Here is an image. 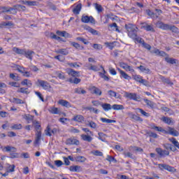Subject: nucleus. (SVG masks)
I'll return each mask as SVG.
<instances>
[{
    "instance_id": "1",
    "label": "nucleus",
    "mask_w": 179,
    "mask_h": 179,
    "mask_svg": "<svg viewBox=\"0 0 179 179\" xmlns=\"http://www.w3.org/2000/svg\"><path fill=\"white\" fill-rule=\"evenodd\" d=\"M125 29L127 30L128 36L130 37V38H133L134 41H137V43H139V44H142L143 48L150 51L152 46H150V45L148 43H146L145 40H143L142 38L138 36V27H136V26L132 24H129L125 25Z\"/></svg>"
},
{
    "instance_id": "2",
    "label": "nucleus",
    "mask_w": 179,
    "mask_h": 179,
    "mask_svg": "<svg viewBox=\"0 0 179 179\" xmlns=\"http://www.w3.org/2000/svg\"><path fill=\"white\" fill-rule=\"evenodd\" d=\"M150 128H151V129H155L158 132H163V134H166V135H171L172 136H179L178 131L176 130V129L173 127H168L167 130H164L162 127H157L155 125V124H151L150 125Z\"/></svg>"
},
{
    "instance_id": "3",
    "label": "nucleus",
    "mask_w": 179,
    "mask_h": 179,
    "mask_svg": "<svg viewBox=\"0 0 179 179\" xmlns=\"http://www.w3.org/2000/svg\"><path fill=\"white\" fill-rule=\"evenodd\" d=\"M81 22L83 23H91L92 24H96V20H94L93 16L83 15L81 17Z\"/></svg>"
},
{
    "instance_id": "4",
    "label": "nucleus",
    "mask_w": 179,
    "mask_h": 179,
    "mask_svg": "<svg viewBox=\"0 0 179 179\" xmlns=\"http://www.w3.org/2000/svg\"><path fill=\"white\" fill-rule=\"evenodd\" d=\"M37 85L40 86L44 90H50V89H51V85H50L48 83V82L43 80H38Z\"/></svg>"
},
{
    "instance_id": "5",
    "label": "nucleus",
    "mask_w": 179,
    "mask_h": 179,
    "mask_svg": "<svg viewBox=\"0 0 179 179\" xmlns=\"http://www.w3.org/2000/svg\"><path fill=\"white\" fill-rule=\"evenodd\" d=\"M125 96L130 100H134V101H141V96L136 93L125 92Z\"/></svg>"
},
{
    "instance_id": "6",
    "label": "nucleus",
    "mask_w": 179,
    "mask_h": 179,
    "mask_svg": "<svg viewBox=\"0 0 179 179\" xmlns=\"http://www.w3.org/2000/svg\"><path fill=\"white\" fill-rule=\"evenodd\" d=\"M141 29H144L146 31H152V33H155V28H153V25L149 24L147 22H141Z\"/></svg>"
},
{
    "instance_id": "7",
    "label": "nucleus",
    "mask_w": 179,
    "mask_h": 179,
    "mask_svg": "<svg viewBox=\"0 0 179 179\" xmlns=\"http://www.w3.org/2000/svg\"><path fill=\"white\" fill-rule=\"evenodd\" d=\"M158 167L159 169H160V170H167V171H171V172H173L174 171V170H176L174 167H172L166 164H158Z\"/></svg>"
},
{
    "instance_id": "8",
    "label": "nucleus",
    "mask_w": 179,
    "mask_h": 179,
    "mask_svg": "<svg viewBox=\"0 0 179 179\" xmlns=\"http://www.w3.org/2000/svg\"><path fill=\"white\" fill-rule=\"evenodd\" d=\"M155 152L159 155L161 157L163 156H169L170 155V152L168 150H162V148H157L155 149Z\"/></svg>"
},
{
    "instance_id": "9",
    "label": "nucleus",
    "mask_w": 179,
    "mask_h": 179,
    "mask_svg": "<svg viewBox=\"0 0 179 179\" xmlns=\"http://www.w3.org/2000/svg\"><path fill=\"white\" fill-rule=\"evenodd\" d=\"M58 104L62 106V107H66V108H72V104L65 99H60L58 101Z\"/></svg>"
},
{
    "instance_id": "10",
    "label": "nucleus",
    "mask_w": 179,
    "mask_h": 179,
    "mask_svg": "<svg viewBox=\"0 0 179 179\" xmlns=\"http://www.w3.org/2000/svg\"><path fill=\"white\" fill-rule=\"evenodd\" d=\"M157 27L162 29V30H169L170 29V25L168 24H164L161 21H158L156 23Z\"/></svg>"
},
{
    "instance_id": "11",
    "label": "nucleus",
    "mask_w": 179,
    "mask_h": 179,
    "mask_svg": "<svg viewBox=\"0 0 179 179\" xmlns=\"http://www.w3.org/2000/svg\"><path fill=\"white\" fill-rule=\"evenodd\" d=\"M66 72L69 75H70V76H73V78H79L80 76V72L75 71L72 69H68Z\"/></svg>"
},
{
    "instance_id": "12",
    "label": "nucleus",
    "mask_w": 179,
    "mask_h": 179,
    "mask_svg": "<svg viewBox=\"0 0 179 179\" xmlns=\"http://www.w3.org/2000/svg\"><path fill=\"white\" fill-rule=\"evenodd\" d=\"M120 66L122 68V69H124V71H127V72H131V73L133 72H135V70L132 66L128 65L127 64L125 63H120Z\"/></svg>"
},
{
    "instance_id": "13",
    "label": "nucleus",
    "mask_w": 179,
    "mask_h": 179,
    "mask_svg": "<svg viewBox=\"0 0 179 179\" xmlns=\"http://www.w3.org/2000/svg\"><path fill=\"white\" fill-rule=\"evenodd\" d=\"M22 118H24V120H26L28 124H30L31 121L33 122V124H36V121H34V116L30 114H24V115H22Z\"/></svg>"
},
{
    "instance_id": "14",
    "label": "nucleus",
    "mask_w": 179,
    "mask_h": 179,
    "mask_svg": "<svg viewBox=\"0 0 179 179\" xmlns=\"http://www.w3.org/2000/svg\"><path fill=\"white\" fill-rule=\"evenodd\" d=\"M128 115L132 121H137L138 122H142L143 121V119L132 113H129Z\"/></svg>"
},
{
    "instance_id": "15",
    "label": "nucleus",
    "mask_w": 179,
    "mask_h": 179,
    "mask_svg": "<svg viewBox=\"0 0 179 179\" xmlns=\"http://www.w3.org/2000/svg\"><path fill=\"white\" fill-rule=\"evenodd\" d=\"M91 93L92 94H96V96H101V91L100 89L97 88L95 86L90 87Z\"/></svg>"
},
{
    "instance_id": "16",
    "label": "nucleus",
    "mask_w": 179,
    "mask_h": 179,
    "mask_svg": "<svg viewBox=\"0 0 179 179\" xmlns=\"http://www.w3.org/2000/svg\"><path fill=\"white\" fill-rule=\"evenodd\" d=\"M66 145H76L78 146L79 145V141L73 138H68L66 141Z\"/></svg>"
},
{
    "instance_id": "17",
    "label": "nucleus",
    "mask_w": 179,
    "mask_h": 179,
    "mask_svg": "<svg viewBox=\"0 0 179 179\" xmlns=\"http://www.w3.org/2000/svg\"><path fill=\"white\" fill-rule=\"evenodd\" d=\"M22 5H27V6H37L38 2L36 1H22Z\"/></svg>"
},
{
    "instance_id": "18",
    "label": "nucleus",
    "mask_w": 179,
    "mask_h": 179,
    "mask_svg": "<svg viewBox=\"0 0 179 179\" xmlns=\"http://www.w3.org/2000/svg\"><path fill=\"white\" fill-rule=\"evenodd\" d=\"M34 54V52L30 50H26L25 53H24V57L26 58H28V59H30V61L33 60V55Z\"/></svg>"
},
{
    "instance_id": "19",
    "label": "nucleus",
    "mask_w": 179,
    "mask_h": 179,
    "mask_svg": "<svg viewBox=\"0 0 179 179\" xmlns=\"http://www.w3.org/2000/svg\"><path fill=\"white\" fill-rule=\"evenodd\" d=\"M69 170L73 173H79L80 171H82V167L78 165L71 166Z\"/></svg>"
},
{
    "instance_id": "20",
    "label": "nucleus",
    "mask_w": 179,
    "mask_h": 179,
    "mask_svg": "<svg viewBox=\"0 0 179 179\" xmlns=\"http://www.w3.org/2000/svg\"><path fill=\"white\" fill-rule=\"evenodd\" d=\"M13 51L20 55H24L26 54V49H19V48H13Z\"/></svg>"
},
{
    "instance_id": "21",
    "label": "nucleus",
    "mask_w": 179,
    "mask_h": 179,
    "mask_svg": "<svg viewBox=\"0 0 179 179\" xmlns=\"http://www.w3.org/2000/svg\"><path fill=\"white\" fill-rule=\"evenodd\" d=\"M91 134H82L81 138L83 141H85V142H92L93 141V138Z\"/></svg>"
},
{
    "instance_id": "22",
    "label": "nucleus",
    "mask_w": 179,
    "mask_h": 179,
    "mask_svg": "<svg viewBox=\"0 0 179 179\" xmlns=\"http://www.w3.org/2000/svg\"><path fill=\"white\" fill-rule=\"evenodd\" d=\"M84 120L85 117L81 115H75L71 120V121H76V122H83Z\"/></svg>"
},
{
    "instance_id": "23",
    "label": "nucleus",
    "mask_w": 179,
    "mask_h": 179,
    "mask_svg": "<svg viewBox=\"0 0 179 179\" xmlns=\"http://www.w3.org/2000/svg\"><path fill=\"white\" fill-rule=\"evenodd\" d=\"M54 75H55L57 78H59V79H61L62 80H65V73L62 71H54Z\"/></svg>"
},
{
    "instance_id": "24",
    "label": "nucleus",
    "mask_w": 179,
    "mask_h": 179,
    "mask_svg": "<svg viewBox=\"0 0 179 179\" xmlns=\"http://www.w3.org/2000/svg\"><path fill=\"white\" fill-rule=\"evenodd\" d=\"M41 141V131H37L36 133V139L34 141L35 145H40Z\"/></svg>"
},
{
    "instance_id": "25",
    "label": "nucleus",
    "mask_w": 179,
    "mask_h": 179,
    "mask_svg": "<svg viewBox=\"0 0 179 179\" xmlns=\"http://www.w3.org/2000/svg\"><path fill=\"white\" fill-rule=\"evenodd\" d=\"M119 72L120 73V78H123V79H126L127 80H131V76H129V75H128L124 71L119 69Z\"/></svg>"
},
{
    "instance_id": "26",
    "label": "nucleus",
    "mask_w": 179,
    "mask_h": 179,
    "mask_svg": "<svg viewBox=\"0 0 179 179\" xmlns=\"http://www.w3.org/2000/svg\"><path fill=\"white\" fill-rule=\"evenodd\" d=\"M56 34H57V36H60V37H66L67 38L71 37V35L66 31H57Z\"/></svg>"
},
{
    "instance_id": "27",
    "label": "nucleus",
    "mask_w": 179,
    "mask_h": 179,
    "mask_svg": "<svg viewBox=\"0 0 179 179\" xmlns=\"http://www.w3.org/2000/svg\"><path fill=\"white\" fill-rule=\"evenodd\" d=\"M13 8L6 7V6H0V12L1 13H6L8 12H12L13 10Z\"/></svg>"
},
{
    "instance_id": "28",
    "label": "nucleus",
    "mask_w": 179,
    "mask_h": 179,
    "mask_svg": "<svg viewBox=\"0 0 179 179\" xmlns=\"http://www.w3.org/2000/svg\"><path fill=\"white\" fill-rule=\"evenodd\" d=\"M108 96H110V97H115V99H121V95H120V94H117V92L113 90L108 91Z\"/></svg>"
},
{
    "instance_id": "29",
    "label": "nucleus",
    "mask_w": 179,
    "mask_h": 179,
    "mask_svg": "<svg viewBox=\"0 0 179 179\" xmlns=\"http://www.w3.org/2000/svg\"><path fill=\"white\" fill-rule=\"evenodd\" d=\"M143 101L145 103V104L150 108H155V106H156V103H155V102H153V101H150L149 99H144Z\"/></svg>"
},
{
    "instance_id": "30",
    "label": "nucleus",
    "mask_w": 179,
    "mask_h": 179,
    "mask_svg": "<svg viewBox=\"0 0 179 179\" xmlns=\"http://www.w3.org/2000/svg\"><path fill=\"white\" fill-rule=\"evenodd\" d=\"M160 79L163 83L169 85L170 86H173V85H174V83H173V82H171L169 78H166L164 76H161Z\"/></svg>"
},
{
    "instance_id": "31",
    "label": "nucleus",
    "mask_w": 179,
    "mask_h": 179,
    "mask_svg": "<svg viewBox=\"0 0 179 179\" xmlns=\"http://www.w3.org/2000/svg\"><path fill=\"white\" fill-rule=\"evenodd\" d=\"M16 150H17L16 148L10 145H7L3 148V152H16Z\"/></svg>"
},
{
    "instance_id": "32",
    "label": "nucleus",
    "mask_w": 179,
    "mask_h": 179,
    "mask_svg": "<svg viewBox=\"0 0 179 179\" xmlns=\"http://www.w3.org/2000/svg\"><path fill=\"white\" fill-rule=\"evenodd\" d=\"M165 61L168 64H171L172 65H173V64H177V59L169 57V55L165 57Z\"/></svg>"
},
{
    "instance_id": "33",
    "label": "nucleus",
    "mask_w": 179,
    "mask_h": 179,
    "mask_svg": "<svg viewBox=\"0 0 179 179\" xmlns=\"http://www.w3.org/2000/svg\"><path fill=\"white\" fill-rule=\"evenodd\" d=\"M80 10H82V4L80 3L78 4L76 8L73 9V12L75 15H79V13H80Z\"/></svg>"
},
{
    "instance_id": "34",
    "label": "nucleus",
    "mask_w": 179,
    "mask_h": 179,
    "mask_svg": "<svg viewBox=\"0 0 179 179\" xmlns=\"http://www.w3.org/2000/svg\"><path fill=\"white\" fill-rule=\"evenodd\" d=\"M87 67L89 71H94V72H99V71H100V69H99L97 66L93 65L92 64H90Z\"/></svg>"
},
{
    "instance_id": "35",
    "label": "nucleus",
    "mask_w": 179,
    "mask_h": 179,
    "mask_svg": "<svg viewBox=\"0 0 179 179\" xmlns=\"http://www.w3.org/2000/svg\"><path fill=\"white\" fill-rule=\"evenodd\" d=\"M161 120L163 121V122L167 124L168 125H171V124H173V120L170 117H162Z\"/></svg>"
},
{
    "instance_id": "36",
    "label": "nucleus",
    "mask_w": 179,
    "mask_h": 179,
    "mask_svg": "<svg viewBox=\"0 0 179 179\" xmlns=\"http://www.w3.org/2000/svg\"><path fill=\"white\" fill-rule=\"evenodd\" d=\"M55 52L57 54H62V55H68L69 54V51L66 49H59Z\"/></svg>"
},
{
    "instance_id": "37",
    "label": "nucleus",
    "mask_w": 179,
    "mask_h": 179,
    "mask_svg": "<svg viewBox=\"0 0 179 179\" xmlns=\"http://www.w3.org/2000/svg\"><path fill=\"white\" fill-rule=\"evenodd\" d=\"M169 141L171 142L173 145H174L175 148H177L178 149H179V143L175 138H173V137L170 138H169Z\"/></svg>"
},
{
    "instance_id": "38",
    "label": "nucleus",
    "mask_w": 179,
    "mask_h": 179,
    "mask_svg": "<svg viewBox=\"0 0 179 179\" xmlns=\"http://www.w3.org/2000/svg\"><path fill=\"white\" fill-rule=\"evenodd\" d=\"M101 106L104 111H110L112 108L111 104L110 103H102Z\"/></svg>"
},
{
    "instance_id": "39",
    "label": "nucleus",
    "mask_w": 179,
    "mask_h": 179,
    "mask_svg": "<svg viewBox=\"0 0 179 179\" xmlns=\"http://www.w3.org/2000/svg\"><path fill=\"white\" fill-rule=\"evenodd\" d=\"M138 69H140V71L141 72H143V73H150V69L141 65L140 66L138 67Z\"/></svg>"
},
{
    "instance_id": "40",
    "label": "nucleus",
    "mask_w": 179,
    "mask_h": 179,
    "mask_svg": "<svg viewBox=\"0 0 179 179\" xmlns=\"http://www.w3.org/2000/svg\"><path fill=\"white\" fill-rule=\"evenodd\" d=\"M100 120L106 124H113L115 122V120L111 119H107L106 117H101Z\"/></svg>"
},
{
    "instance_id": "41",
    "label": "nucleus",
    "mask_w": 179,
    "mask_h": 179,
    "mask_svg": "<svg viewBox=\"0 0 179 179\" xmlns=\"http://www.w3.org/2000/svg\"><path fill=\"white\" fill-rule=\"evenodd\" d=\"M76 162H78V163H85L86 162L87 159L86 157L83 156H78L75 158Z\"/></svg>"
},
{
    "instance_id": "42",
    "label": "nucleus",
    "mask_w": 179,
    "mask_h": 179,
    "mask_svg": "<svg viewBox=\"0 0 179 179\" xmlns=\"http://www.w3.org/2000/svg\"><path fill=\"white\" fill-rule=\"evenodd\" d=\"M70 44L77 50H83L84 48L83 46H80V45L76 42H70Z\"/></svg>"
},
{
    "instance_id": "43",
    "label": "nucleus",
    "mask_w": 179,
    "mask_h": 179,
    "mask_svg": "<svg viewBox=\"0 0 179 179\" xmlns=\"http://www.w3.org/2000/svg\"><path fill=\"white\" fill-rule=\"evenodd\" d=\"M11 101L15 103V104H24L25 103L24 101L17 98H13Z\"/></svg>"
},
{
    "instance_id": "44",
    "label": "nucleus",
    "mask_w": 179,
    "mask_h": 179,
    "mask_svg": "<svg viewBox=\"0 0 179 179\" xmlns=\"http://www.w3.org/2000/svg\"><path fill=\"white\" fill-rule=\"evenodd\" d=\"M136 111H138V113H141L143 117H150V113L145 112L142 108H136Z\"/></svg>"
},
{
    "instance_id": "45",
    "label": "nucleus",
    "mask_w": 179,
    "mask_h": 179,
    "mask_svg": "<svg viewBox=\"0 0 179 179\" xmlns=\"http://www.w3.org/2000/svg\"><path fill=\"white\" fill-rule=\"evenodd\" d=\"M75 93H77V94H86V90L82 89V88H76L74 90Z\"/></svg>"
},
{
    "instance_id": "46",
    "label": "nucleus",
    "mask_w": 179,
    "mask_h": 179,
    "mask_svg": "<svg viewBox=\"0 0 179 179\" xmlns=\"http://www.w3.org/2000/svg\"><path fill=\"white\" fill-rule=\"evenodd\" d=\"M51 114H61V110L58 109V108L52 107L50 110Z\"/></svg>"
},
{
    "instance_id": "47",
    "label": "nucleus",
    "mask_w": 179,
    "mask_h": 179,
    "mask_svg": "<svg viewBox=\"0 0 179 179\" xmlns=\"http://www.w3.org/2000/svg\"><path fill=\"white\" fill-rule=\"evenodd\" d=\"M80 79L78 78H69V82L70 83H74L75 85H78V83H80Z\"/></svg>"
},
{
    "instance_id": "48",
    "label": "nucleus",
    "mask_w": 179,
    "mask_h": 179,
    "mask_svg": "<svg viewBox=\"0 0 179 179\" xmlns=\"http://www.w3.org/2000/svg\"><path fill=\"white\" fill-rule=\"evenodd\" d=\"M113 110H124V106L122 105H118V104H114L112 106Z\"/></svg>"
},
{
    "instance_id": "49",
    "label": "nucleus",
    "mask_w": 179,
    "mask_h": 179,
    "mask_svg": "<svg viewBox=\"0 0 179 179\" xmlns=\"http://www.w3.org/2000/svg\"><path fill=\"white\" fill-rule=\"evenodd\" d=\"M23 128V126H22V124H15L11 126V129H22Z\"/></svg>"
},
{
    "instance_id": "50",
    "label": "nucleus",
    "mask_w": 179,
    "mask_h": 179,
    "mask_svg": "<svg viewBox=\"0 0 179 179\" xmlns=\"http://www.w3.org/2000/svg\"><path fill=\"white\" fill-rule=\"evenodd\" d=\"M45 135H46V136H51L52 135V130L50 126H48L46 127V129L45 130Z\"/></svg>"
},
{
    "instance_id": "51",
    "label": "nucleus",
    "mask_w": 179,
    "mask_h": 179,
    "mask_svg": "<svg viewBox=\"0 0 179 179\" xmlns=\"http://www.w3.org/2000/svg\"><path fill=\"white\" fill-rule=\"evenodd\" d=\"M95 9L97 10V12L100 13V12H103V7L101 6V5L95 3L94 4Z\"/></svg>"
},
{
    "instance_id": "52",
    "label": "nucleus",
    "mask_w": 179,
    "mask_h": 179,
    "mask_svg": "<svg viewBox=\"0 0 179 179\" xmlns=\"http://www.w3.org/2000/svg\"><path fill=\"white\" fill-rule=\"evenodd\" d=\"M133 79L136 80V82H138V83H141L142 82V80L143 79V77L136 75L133 76Z\"/></svg>"
},
{
    "instance_id": "53",
    "label": "nucleus",
    "mask_w": 179,
    "mask_h": 179,
    "mask_svg": "<svg viewBox=\"0 0 179 179\" xmlns=\"http://www.w3.org/2000/svg\"><path fill=\"white\" fill-rule=\"evenodd\" d=\"M16 69L20 72V73H24V72L26 71V68L23 66H20V65L16 66Z\"/></svg>"
},
{
    "instance_id": "54",
    "label": "nucleus",
    "mask_w": 179,
    "mask_h": 179,
    "mask_svg": "<svg viewBox=\"0 0 179 179\" xmlns=\"http://www.w3.org/2000/svg\"><path fill=\"white\" fill-rule=\"evenodd\" d=\"M10 78L13 80H16L17 82H19V80H20L19 76L14 73H10Z\"/></svg>"
},
{
    "instance_id": "55",
    "label": "nucleus",
    "mask_w": 179,
    "mask_h": 179,
    "mask_svg": "<svg viewBox=\"0 0 179 179\" xmlns=\"http://www.w3.org/2000/svg\"><path fill=\"white\" fill-rule=\"evenodd\" d=\"M18 93H24V94H29V91H27V88L21 87L17 90Z\"/></svg>"
},
{
    "instance_id": "56",
    "label": "nucleus",
    "mask_w": 179,
    "mask_h": 179,
    "mask_svg": "<svg viewBox=\"0 0 179 179\" xmlns=\"http://www.w3.org/2000/svg\"><path fill=\"white\" fill-rule=\"evenodd\" d=\"M76 40H78V41H81L82 43H83V44H85V45L89 44V41H87V40L82 37H78Z\"/></svg>"
},
{
    "instance_id": "57",
    "label": "nucleus",
    "mask_w": 179,
    "mask_h": 179,
    "mask_svg": "<svg viewBox=\"0 0 179 179\" xmlns=\"http://www.w3.org/2000/svg\"><path fill=\"white\" fill-rule=\"evenodd\" d=\"M6 87V84L3 83H0V93H5V90L3 89H5Z\"/></svg>"
},
{
    "instance_id": "58",
    "label": "nucleus",
    "mask_w": 179,
    "mask_h": 179,
    "mask_svg": "<svg viewBox=\"0 0 179 179\" xmlns=\"http://www.w3.org/2000/svg\"><path fill=\"white\" fill-rule=\"evenodd\" d=\"M10 86H12L13 87H20V84L19 83L16 82H10L8 83Z\"/></svg>"
},
{
    "instance_id": "59",
    "label": "nucleus",
    "mask_w": 179,
    "mask_h": 179,
    "mask_svg": "<svg viewBox=\"0 0 179 179\" xmlns=\"http://www.w3.org/2000/svg\"><path fill=\"white\" fill-rule=\"evenodd\" d=\"M88 31L94 36H97L99 34V31L92 28H89Z\"/></svg>"
},
{
    "instance_id": "60",
    "label": "nucleus",
    "mask_w": 179,
    "mask_h": 179,
    "mask_svg": "<svg viewBox=\"0 0 179 179\" xmlns=\"http://www.w3.org/2000/svg\"><path fill=\"white\" fill-rule=\"evenodd\" d=\"M55 59H57L60 62H64V61H65V57L59 55L55 57Z\"/></svg>"
},
{
    "instance_id": "61",
    "label": "nucleus",
    "mask_w": 179,
    "mask_h": 179,
    "mask_svg": "<svg viewBox=\"0 0 179 179\" xmlns=\"http://www.w3.org/2000/svg\"><path fill=\"white\" fill-rule=\"evenodd\" d=\"M70 132H71L72 134H79V132H80V131H79V129L72 127L70 128L69 129Z\"/></svg>"
},
{
    "instance_id": "62",
    "label": "nucleus",
    "mask_w": 179,
    "mask_h": 179,
    "mask_svg": "<svg viewBox=\"0 0 179 179\" xmlns=\"http://www.w3.org/2000/svg\"><path fill=\"white\" fill-rule=\"evenodd\" d=\"M83 131L87 134V135H91L93 136V133L88 128H83Z\"/></svg>"
},
{
    "instance_id": "63",
    "label": "nucleus",
    "mask_w": 179,
    "mask_h": 179,
    "mask_svg": "<svg viewBox=\"0 0 179 179\" xmlns=\"http://www.w3.org/2000/svg\"><path fill=\"white\" fill-rule=\"evenodd\" d=\"M124 157H129L130 159H135V157L132 153L127 152H124Z\"/></svg>"
},
{
    "instance_id": "64",
    "label": "nucleus",
    "mask_w": 179,
    "mask_h": 179,
    "mask_svg": "<svg viewBox=\"0 0 179 179\" xmlns=\"http://www.w3.org/2000/svg\"><path fill=\"white\" fill-rule=\"evenodd\" d=\"M92 153L94 155V156H103V152L101 151L94 150L92 151Z\"/></svg>"
}]
</instances>
